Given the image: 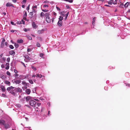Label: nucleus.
<instances>
[{"label": "nucleus", "instance_id": "obj_1", "mask_svg": "<svg viewBox=\"0 0 130 130\" xmlns=\"http://www.w3.org/2000/svg\"><path fill=\"white\" fill-rule=\"evenodd\" d=\"M25 58L26 59H25L24 60L26 62H28V61L33 62L34 61V60L33 59L30 58L28 55H26L24 56Z\"/></svg>", "mask_w": 130, "mask_h": 130}, {"label": "nucleus", "instance_id": "obj_2", "mask_svg": "<svg viewBox=\"0 0 130 130\" xmlns=\"http://www.w3.org/2000/svg\"><path fill=\"white\" fill-rule=\"evenodd\" d=\"M30 104L32 106L34 107H36V102L33 100H31L30 102Z\"/></svg>", "mask_w": 130, "mask_h": 130}, {"label": "nucleus", "instance_id": "obj_3", "mask_svg": "<svg viewBox=\"0 0 130 130\" xmlns=\"http://www.w3.org/2000/svg\"><path fill=\"white\" fill-rule=\"evenodd\" d=\"M117 3V1L115 0V1L113 2V0H110L108 2V4H109L112 5V4H116Z\"/></svg>", "mask_w": 130, "mask_h": 130}, {"label": "nucleus", "instance_id": "obj_4", "mask_svg": "<svg viewBox=\"0 0 130 130\" xmlns=\"http://www.w3.org/2000/svg\"><path fill=\"white\" fill-rule=\"evenodd\" d=\"M6 6L7 7L11 6L13 7H14L13 6V5L11 3L9 2H8L6 4Z\"/></svg>", "mask_w": 130, "mask_h": 130}, {"label": "nucleus", "instance_id": "obj_5", "mask_svg": "<svg viewBox=\"0 0 130 130\" xmlns=\"http://www.w3.org/2000/svg\"><path fill=\"white\" fill-rule=\"evenodd\" d=\"M6 60V58L5 57H3L0 59V62L1 63L4 62Z\"/></svg>", "mask_w": 130, "mask_h": 130}, {"label": "nucleus", "instance_id": "obj_6", "mask_svg": "<svg viewBox=\"0 0 130 130\" xmlns=\"http://www.w3.org/2000/svg\"><path fill=\"white\" fill-rule=\"evenodd\" d=\"M4 126L5 129L8 128L10 127L9 124L8 123H5Z\"/></svg>", "mask_w": 130, "mask_h": 130}, {"label": "nucleus", "instance_id": "obj_7", "mask_svg": "<svg viewBox=\"0 0 130 130\" xmlns=\"http://www.w3.org/2000/svg\"><path fill=\"white\" fill-rule=\"evenodd\" d=\"M46 21L48 23H50L51 22V20L50 19L49 17H46Z\"/></svg>", "mask_w": 130, "mask_h": 130}, {"label": "nucleus", "instance_id": "obj_8", "mask_svg": "<svg viewBox=\"0 0 130 130\" xmlns=\"http://www.w3.org/2000/svg\"><path fill=\"white\" fill-rule=\"evenodd\" d=\"M57 25L61 27L62 25V21L59 20Z\"/></svg>", "mask_w": 130, "mask_h": 130}, {"label": "nucleus", "instance_id": "obj_9", "mask_svg": "<svg viewBox=\"0 0 130 130\" xmlns=\"http://www.w3.org/2000/svg\"><path fill=\"white\" fill-rule=\"evenodd\" d=\"M25 92L26 94H29L31 93V91L29 89H27L25 90Z\"/></svg>", "mask_w": 130, "mask_h": 130}, {"label": "nucleus", "instance_id": "obj_10", "mask_svg": "<svg viewBox=\"0 0 130 130\" xmlns=\"http://www.w3.org/2000/svg\"><path fill=\"white\" fill-rule=\"evenodd\" d=\"M5 123V122L4 120H0V124L3 125H4Z\"/></svg>", "mask_w": 130, "mask_h": 130}, {"label": "nucleus", "instance_id": "obj_11", "mask_svg": "<svg viewBox=\"0 0 130 130\" xmlns=\"http://www.w3.org/2000/svg\"><path fill=\"white\" fill-rule=\"evenodd\" d=\"M24 12H25V13L23 15V19L25 20H26V17L27 16V13L26 11H24Z\"/></svg>", "mask_w": 130, "mask_h": 130}, {"label": "nucleus", "instance_id": "obj_12", "mask_svg": "<svg viewBox=\"0 0 130 130\" xmlns=\"http://www.w3.org/2000/svg\"><path fill=\"white\" fill-rule=\"evenodd\" d=\"M96 17H94L93 18V21L92 22V24L94 26L95 23V21L96 19Z\"/></svg>", "mask_w": 130, "mask_h": 130}, {"label": "nucleus", "instance_id": "obj_13", "mask_svg": "<svg viewBox=\"0 0 130 130\" xmlns=\"http://www.w3.org/2000/svg\"><path fill=\"white\" fill-rule=\"evenodd\" d=\"M1 89L2 91L5 92L6 90V89L4 86L2 85L1 86Z\"/></svg>", "mask_w": 130, "mask_h": 130}, {"label": "nucleus", "instance_id": "obj_14", "mask_svg": "<svg viewBox=\"0 0 130 130\" xmlns=\"http://www.w3.org/2000/svg\"><path fill=\"white\" fill-rule=\"evenodd\" d=\"M9 53L11 55H15V52L14 51L11 50L9 51Z\"/></svg>", "mask_w": 130, "mask_h": 130}, {"label": "nucleus", "instance_id": "obj_15", "mask_svg": "<svg viewBox=\"0 0 130 130\" xmlns=\"http://www.w3.org/2000/svg\"><path fill=\"white\" fill-rule=\"evenodd\" d=\"M17 92H22V90L20 88H16Z\"/></svg>", "mask_w": 130, "mask_h": 130}, {"label": "nucleus", "instance_id": "obj_16", "mask_svg": "<svg viewBox=\"0 0 130 130\" xmlns=\"http://www.w3.org/2000/svg\"><path fill=\"white\" fill-rule=\"evenodd\" d=\"M29 84L26 83L25 81L23 80L22 82V84L24 86H27Z\"/></svg>", "mask_w": 130, "mask_h": 130}, {"label": "nucleus", "instance_id": "obj_17", "mask_svg": "<svg viewBox=\"0 0 130 130\" xmlns=\"http://www.w3.org/2000/svg\"><path fill=\"white\" fill-rule=\"evenodd\" d=\"M6 67H5L6 70H8L9 68V63H6Z\"/></svg>", "mask_w": 130, "mask_h": 130}, {"label": "nucleus", "instance_id": "obj_18", "mask_svg": "<svg viewBox=\"0 0 130 130\" xmlns=\"http://www.w3.org/2000/svg\"><path fill=\"white\" fill-rule=\"evenodd\" d=\"M31 97L29 96H28L26 97V101H30V100L31 99Z\"/></svg>", "mask_w": 130, "mask_h": 130}, {"label": "nucleus", "instance_id": "obj_19", "mask_svg": "<svg viewBox=\"0 0 130 130\" xmlns=\"http://www.w3.org/2000/svg\"><path fill=\"white\" fill-rule=\"evenodd\" d=\"M23 40L21 39L20 40H17V42L19 43H23Z\"/></svg>", "mask_w": 130, "mask_h": 130}, {"label": "nucleus", "instance_id": "obj_20", "mask_svg": "<svg viewBox=\"0 0 130 130\" xmlns=\"http://www.w3.org/2000/svg\"><path fill=\"white\" fill-rule=\"evenodd\" d=\"M21 81L20 80H17L15 81V82L16 84H19L20 83Z\"/></svg>", "mask_w": 130, "mask_h": 130}, {"label": "nucleus", "instance_id": "obj_21", "mask_svg": "<svg viewBox=\"0 0 130 130\" xmlns=\"http://www.w3.org/2000/svg\"><path fill=\"white\" fill-rule=\"evenodd\" d=\"M42 77V75L39 74H37L36 76L37 77H39L40 78H41Z\"/></svg>", "mask_w": 130, "mask_h": 130}, {"label": "nucleus", "instance_id": "obj_22", "mask_svg": "<svg viewBox=\"0 0 130 130\" xmlns=\"http://www.w3.org/2000/svg\"><path fill=\"white\" fill-rule=\"evenodd\" d=\"M43 31L42 30H38L37 31V33L38 34H42L43 33Z\"/></svg>", "mask_w": 130, "mask_h": 130}, {"label": "nucleus", "instance_id": "obj_23", "mask_svg": "<svg viewBox=\"0 0 130 130\" xmlns=\"http://www.w3.org/2000/svg\"><path fill=\"white\" fill-rule=\"evenodd\" d=\"M32 26L33 28H36V25L34 22H33L32 24Z\"/></svg>", "mask_w": 130, "mask_h": 130}, {"label": "nucleus", "instance_id": "obj_24", "mask_svg": "<svg viewBox=\"0 0 130 130\" xmlns=\"http://www.w3.org/2000/svg\"><path fill=\"white\" fill-rule=\"evenodd\" d=\"M5 84L8 85L9 86L10 85V82L7 80H6L5 81Z\"/></svg>", "mask_w": 130, "mask_h": 130}, {"label": "nucleus", "instance_id": "obj_25", "mask_svg": "<svg viewBox=\"0 0 130 130\" xmlns=\"http://www.w3.org/2000/svg\"><path fill=\"white\" fill-rule=\"evenodd\" d=\"M129 2H127L124 5V6L125 8H127L128 7L129 5Z\"/></svg>", "mask_w": 130, "mask_h": 130}, {"label": "nucleus", "instance_id": "obj_26", "mask_svg": "<svg viewBox=\"0 0 130 130\" xmlns=\"http://www.w3.org/2000/svg\"><path fill=\"white\" fill-rule=\"evenodd\" d=\"M10 93L14 95H15V93L14 92V90H12L10 91Z\"/></svg>", "mask_w": 130, "mask_h": 130}, {"label": "nucleus", "instance_id": "obj_27", "mask_svg": "<svg viewBox=\"0 0 130 130\" xmlns=\"http://www.w3.org/2000/svg\"><path fill=\"white\" fill-rule=\"evenodd\" d=\"M50 15V13H45V16L46 17H49V15Z\"/></svg>", "mask_w": 130, "mask_h": 130}, {"label": "nucleus", "instance_id": "obj_28", "mask_svg": "<svg viewBox=\"0 0 130 130\" xmlns=\"http://www.w3.org/2000/svg\"><path fill=\"white\" fill-rule=\"evenodd\" d=\"M69 12H68L67 14H66L65 17L64 18V20H66L67 19V17L69 15Z\"/></svg>", "mask_w": 130, "mask_h": 130}, {"label": "nucleus", "instance_id": "obj_29", "mask_svg": "<svg viewBox=\"0 0 130 130\" xmlns=\"http://www.w3.org/2000/svg\"><path fill=\"white\" fill-rule=\"evenodd\" d=\"M20 77H21V79H23L25 78L26 77V76L23 75H21Z\"/></svg>", "mask_w": 130, "mask_h": 130}, {"label": "nucleus", "instance_id": "obj_30", "mask_svg": "<svg viewBox=\"0 0 130 130\" xmlns=\"http://www.w3.org/2000/svg\"><path fill=\"white\" fill-rule=\"evenodd\" d=\"M44 16H45V14H44L43 12H42L41 13L40 16L41 17H43Z\"/></svg>", "mask_w": 130, "mask_h": 130}, {"label": "nucleus", "instance_id": "obj_31", "mask_svg": "<svg viewBox=\"0 0 130 130\" xmlns=\"http://www.w3.org/2000/svg\"><path fill=\"white\" fill-rule=\"evenodd\" d=\"M26 37L29 40H31L32 39V38L30 36L27 35L26 36Z\"/></svg>", "mask_w": 130, "mask_h": 130}, {"label": "nucleus", "instance_id": "obj_32", "mask_svg": "<svg viewBox=\"0 0 130 130\" xmlns=\"http://www.w3.org/2000/svg\"><path fill=\"white\" fill-rule=\"evenodd\" d=\"M64 1H65L66 2H69L72 3L73 2V0H64Z\"/></svg>", "mask_w": 130, "mask_h": 130}, {"label": "nucleus", "instance_id": "obj_33", "mask_svg": "<svg viewBox=\"0 0 130 130\" xmlns=\"http://www.w3.org/2000/svg\"><path fill=\"white\" fill-rule=\"evenodd\" d=\"M34 108L35 109V110H36V111H39L38 109H39L38 107H34Z\"/></svg>", "mask_w": 130, "mask_h": 130}, {"label": "nucleus", "instance_id": "obj_34", "mask_svg": "<svg viewBox=\"0 0 130 130\" xmlns=\"http://www.w3.org/2000/svg\"><path fill=\"white\" fill-rule=\"evenodd\" d=\"M64 12L63 11V12H60L61 15L63 17H64L65 15L64 14Z\"/></svg>", "mask_w": 130, "mask_h": 130}, {"label": "nucleus", "instance_id": "obj_35", "mask_svg": "<svg viewBox=\"0 0 130 130\" xmlns=\"http://www.w3.org/2000/svg\"><path fill=\"white\" fill-rule=\"evenodd\" d=\"M28 80H29V83L30 84H33V82L32 80L29 79Z\"/></svg>", "mask_w": 130, "mask_h": 130}, {"label": "nucleus", "instance_id": "obj_36", "mask_svg": "<svg viewBox=\"0 0 130 130\" xmlns=\"http://www.w3.org/2000/svg\"><path fill=\"white\" fill-rule=\"evenodd\" d=\"M44 54L43 53H41L40 54V57H41L42 58H44V57H43Z\"/></svg>", "mask_w": 130, "mask_h": 130}, {"label": "nucleus", "instance_id": "obj_37", "mask_svg": "<svg viewBox=\"0 0 130 130\" xmlns=\"http://www.w3.org/2000/svg\"><path fill=\"white\" fill-rule=\"evenodd\" d=\"M59 20L62 21L63 19V18L62 17L60 16L59 19Z\"/></svg>", "mask_w": 130, "mask_h": 130}, {"label": "nucleus", "instance_id": "obj_38", "mask_svg": "<svg viewBox=\"0 0 130 130\" xmlns=\"http://www.w3.org/2000/svg\"><path fill=\"white\" fill-rule=\"evenodd\" d=\"M14 45L16 48H18L19 47V44H18L15 43Z\"/></svg>", "mask_w": 130, "mask_h": 130}, {"label": "nucleus", "instance_id": "obj_39", "mask_svg": "<svg viewBox=\"0 0 130 130\" xmlns=\"http://www.w3.org/2000/svg\"><path fill=\"white\" fill-rule=\"evenodd\" d=\"M33 10V13H35V15H36V11L35 10V9H32Z\"/></svg>", "mask_w": 130, "mask_h": 130}, {"label": "nucleus", "instance_id": "obj_40", "mask_svg": "<svg viewBox=\"0 0 130 130\" xmlns=\"http://www.w3.org/2000/svg\"><path fill=\"white\" fill-rule=\"evenodd\" d=\"M37 46L38 47H40V44L38 42H37Z\"/></svg>", "mask_w": 130, "mask_h": 130}, {"label": "nucleus", "instance_id": "obj_41", "mask_svg": "<svg viewBox=\"0 0 130 130\" xmlns=\"http://www.w3.org/2000/svg\"><path fill=\"white\" fill-rule=\"evenodd\" d=\"M23 87H22V88L23 89V90H24L25 89H26L27 88V86H26Z\"/></svg>", "mask_w": 130, "mask_h": 130}, {"label": "nucleus", "instance_id": "obj_42", "mask_svg": "<svg viewBox=\"0 0 130 130\" xmlns=\"http://www.w3.org/2000/svg\"><path fill=\"white\" fill-rule=\"evenodd\" d=\"M29 15H31V17H30L31 18H32V15H33V12H30L29 13Z\"/></svg>", "mask_w": 130, "mask_h": 130}, {"label": "nucleus", "instance_id": "obj_43", "mask_svg": "<svg viewBox=\"0 0 130 130\" xmlns=\"http://www.w3.org/2000/svg\"><path fill=\"white\" fill-rule=\"evenodd\" d=\"M9 47L11 49H13L14 48V47L12 45H10L9 46Z\"/></svg>", "mask_w": 130, "mask_h": 130}, {"label": "nucleus", "instance_id": "obj_44", "mask_svg": "<svg viewBox=\"0 0 130 130\" xmlns=\"http://www.w3.org/2000/svg\"><path fill=\"white\" fill-rule=\"evenodd\" d=\"M4 45V43H3V42H1V47H3Z\"/></svg>", "mask_w": 130, "mask_h": 130}, {"label": "nucleus", "instance_id": "obj_45", "mask_svg": "<svg viewBox=\"0 0 130 130\" xmlns=\"http://www.w3.org/2000/svg\"><path fill=\"white\" fill-rule=\"evenodd\" d=\"M21 63L22 64H23V66H24V67H25V68H26V66H25V64H24L23 62H22V61H21Z\"/></svg>", "mask_w": 130, "mask_h": 130}, {"label": "nucleus", "instance_id": "obj_46", "mask_svg": "<svg viewBox=\"0 0 130 130\" xmlns=\"http://www.w3.org/2000/svg\"><path fill=\"white\" fill-rule=\"evenodd\" d=\"M37 8V6H36V5L34 6H33L32 7V9H35Z\"/></svg>", "mask_w": 130, "mask_h": 130}, {"label": "nucleus", "instance_id": "obj_47", "mask_svg": "<svg viewBox=\"0 0 130 130\" xmlns=\"http://www.w3.org/2000/svg\"><path fill=\"white\" fill-rule=\"evenodd\" d=\"M7 90L8 91H10L11 90L10 87H8L7 89Z\"/></svg>", "mask_w": 130, "mask_h": 130}, {"label": "nucleus", "instance_id": "obj_48", "mask_svg": "<svg viewBox=\"0 0 130 130\" xmlns=\"http://www.w3.org/2000/svg\"><path fill=\"white\" fill-rule=\"evenodd\" d=\"M43 7H47L48 8V6L47 5H44L43 6Z\"/></svg>", "mask_w": 130, "mask_h": 130}, {"label": "nucleus", "instance_id": "obj_49", "mask_svg": "<svg viewBox=\"0 0 130 130\" xmlns=\"http://www.w3.org/2000/svg\"><path fill=\"white\" fill-rule=\"evenodd\" d=\"M6 73H7V75H10V73L8 71H7V72Z\"/></svg>", "mask_w": 130, "mask_h": 130}, {"label": "nucleus", "instance_id": "obj_50", "mask_svg": "<svg viewBox=\"0 0 130 130\" xmlns=\"http://www.w3.org/2000/svg\"><path fill=\"white\" fill-rule=\"evenodd\" d=\"M42 10L44 12H46L48 11V10L46 9H43Z\"/></svg>", "mask_w": 130, "mask_h": 130}, {"label": "nucleus", "instance_id": "obj_51", "mask_svg": "<svg viewBox=\"0 0 130 130\" xmlns=\"http://www.w3.org/2000/svg\"><path fill=\"white\" fill-rule=\"evenodd\" d=\"M10 58L9 57L7 59V61L8 62H9V61L10 60Z\"/></svg>", "mask_w": 130, "mask_h": 130}, {"label": "nucleus", "instance_id": "obj_52", "mask_svg": "<svg viewBox=\"0 0 130 130\" xmlns=\"http://www.w3.org/2000/svg\"><path fill=\"white\" fill-rule=\"evenodd\" d=\"M14 75L15 77H18L19 75L18 74H17L16 73Z\"/></svg>", "mask_w": 130, "mask_h": 130}, {"label": "nucleus", "instance_id": "obj_53", "mask_svg": "<svg viewBox=\"0 0 130 130\" xmlns=\"http://www.w3.org/2000/svg\"><path fill=\"white\" fill-rule=\"evenodd\" d=\"M2 97H5L6 96V95H5V94H4V93L2 94Z\"/></svg>", "mask_w": 130, "mask_h": 130}, {"label": "nucleus", "instance_id": "obj_54", "mask_svg": "<svg viewBox=\"0 0 130 130\" xmlns=\"http://www.w3.org/2000/svg\"><path fill=\"white\" fill-rule=\"evenodd\" d=\"M29 6L30 5H29L28 7H27L26 8V9L27 10H28L29 9Z\"/></svg>", "mask_w": 130, "mask_h": 130}, {"label": "nucleus", "instance_id": "obj_55", "mask_svg": "<svg viewBox=\"0 0 130 130\" xmlns=\"http://www.w3.org/2000/svg\"><path fill=\"white\" fill-rule=\"evenodd\" d=\"M1 67L2 68H5V66L4 64H2L1 65Z\"/></svg>", "mask_w": 130, "mask_h": 130}, {"label": "nucleus", "instance_id": "obj_56", "mask_svg": "<svg viewBox=\"0 0 130 130\" xmlns=\"http://www.w3.org/2000/svg\"><path fill=\"white\" fill-rule=\"evenodd\" d=\"M43 3H49V1H44Z\"/></svg>", "mask_w": 130, "mask_h": 130}, {"label": "nucleus", "instance_id": "obj_57", "mask_svg": "<svg viewBox=\"0 0 130 130\" xmlns=\"http://www.w3.org/2000/svg\"><path fill=\"white\" fill-rule=\"evenodd\" d=\"M37 105L38 106H39L41 105V103H37Z\"/></svg>", "mask_w": 130, "mask_h": 130}, {"label": "nucleus", "instance_id": "obj_58", "mask_svg": "<svg viewBox=\"0 0 130 130\" xmlns=\"http://www.w3.org/2000/svg\"><path fill=\"white\" fill-rule=\"evenodd\" d=\"M56 8L59 11L60 10V9L59 7H56Z\"/></svg>", "mask_w": 130, "mask_h": 130}, {"label": "nucleus", "instance_id": "obj_59", "mask_svg": "<svg viewBox=\"0 0 130 130\" xmlns=\"http://www.w3.org/2000/svg\"><path fill=\"white\" fill-rule=\"evenodd\" d=\"M66 8L67 9H69L70 8V6L68 5H67L66 6Z\"/></svg>", "mask_w": 130, "mask_h": 130}, {"label": "nucleus", "instance_id": "obj_60", "mask_svg": "<svg viewBox=\"0 0 130 130\" xmlns=\"http://www.w3.org/2000/svg\"><path fill=\"white\" fill-rule=\"evenodd\" d=\"M37 38H38L41 41H42V40L41 38L40 37H37Z\"/></svg>", "mask_w": 130, "mask_h": 130}, {"label": "nucleus", "instance_id": "obj_61", "mask_svg": "<svg viewBox=\"0 0 130 130\" xmlns=\"http://www.w3.org/2000/svg\"><path fill=\"white\" fill-rule=\"evenodd\" d=\"M23 30L25 32H26L27 31V29L26 28H24Z\"/></svg>", "mask_w": 130, "mask_h": 130}, {"label": "nucleus", "instance_id": "obj_62", "mask_svg": "<svg viewBox=\"0 0 130 130\" xmlns=\"http://www.w3.org/2000/svg\"><path fill=\"white\" fill-rule=\"evenodd\" d=\"M26 0H23V3L24 4V3H25L26 2Z\"/></svg>", "mask_w": 130, "mask_h": 130}, {"label": "nucleus", "instance_id": "obj_63", "mask_svg": "<svg viewBox=\"0 0 130 130\" xmlns=\"http://www.w3.org/2000/svg\"><path fill=\"white\" fill-rule=\"evenodd\" d=\"M12 1L13 3H15L17 2V0H12Z\"/></svg>", "mask_w": 130, "mask_h": 130}, {"label": "nucleus", "instance_id": "obj_64", "mask_svg": "<svg viewBox=\"0 0 130 130\" xmlns=\"http://www.w3.org/2000/svg\"><path fill=\"white\" fill-rule=\"evenodd\" d=\"M126 86H128V87H130V84H126Z\"/></svg>", "mask_w": 130, "mask_h": 130}]
</instances>
